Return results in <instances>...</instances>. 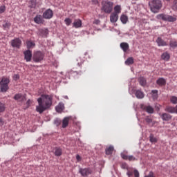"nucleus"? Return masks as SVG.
<instances>
[{
	"label": "nucleus",
	"mask_w": 177,
	"mask_h": 177,
	"mask_svg": "<svg viewBox=\"0 0 177 177\" xmlns=\"http://www.w3.org/2000/svg\"><path fill=\"white\" fill-rule=\"evenodd\" d=\"M52 100H53L52 95H41V97L37 99L38 105L36 106V111L42 114L44 111L48 110L52 106Z\"/></svg>",
	"instance_id": "f257e3e1"
},
{
	"label": "nucleus",
	"mask_w": 177,
	"mask_h": 177,
	"mask_svg": "<svg viewBox=\"0 0 177 177\" xmlns=\"http://www.w3.org/2000/svg\"><path fill=\"white\" fill-rule=\"evenodd\" d=\"M149 6L153 13H158V10L162 7L160 0H152L149 2Z\"/></svg>",
	"instance_id": "f03ea898"
},
{
	"label": "nucleus",
	"mask_w": 177,
	"mask_h": 177,
	"mask_svg": "<svg viewBox=\"0 0 177 177\" xmlns=\"http://www.w3.org/2000/svg\"><path fill=\"white\" fill-rule=\"evenodd\" d=\"M158 20H162L163 21H169V23H175L176 21V15H169L167 14H159L156 16Z\"/></svg>",
	"instance_id": "7ed1b4c3"
},
{
	"label": "nucleus",
	"mask_w": 177,
	"mask_h": 177,
	"mask_svg": "<svg viewBox=\"0 0 177 177\" xmlns=\"http://www.w3.org/2000/svg\"><path fill=\"white\" fill-rule=\"evenodd\" d=\"M114 12L111 15V23H115L118 20V15L121 13V6L117 5L114 7Z\"/></svg>",
	"instance_id": "20e7f679"
},
{
	"label": "nucleus",
	"mask_w": 177,
	"mask_h": 177,
	"mask_svg": "<svg viewBox=\"0 0 177 177\" xmlns=\"http://www.w3.org/2000/svg\"><path fill=\"white\" fill-rule=\"evenodd\" d=\"M9 82H10L9 79L6 78V77H2L1 87H0L1 92H7L8 91V89H9Z\"/></svg>",
	"instance_id": "39448f33"
},
{
	"label": "nucleus",
	"mask_w": 177,
	"mask_h": 177,
	"mask_svg": "<svg viewBox=\"0 0 177 177\" xmlns=\"http://www.w3.org/2000/svg\"><path fill=\"white\" fill-rule=\"evenodd\" d=\"M101 10L105 13H111V2L109 1H103L102 2Z\"/></svg>",
	"instance_id": "423d86ee"
},
{
	"label": "nucleus",
	"mask_w": 177,
	"mask_h": 177,
	"mask_svg": "<svg viewBox=\"0 0 177 177\" xmlns=\"http://www.w3.org/2000/svg\"><path fill=\"white\" fill-rule=\"evenodd\" d=\"M32 59L35 63H39L41 60H44V53L41 51H36L34 53Z\"/></svg>",
	"instance_id": "0eeeda50"
},
{
	"label": "nucleus",
	"mask_w": 177,
	"mask_h": 177,
	"mask_svg": "<svg viewBox=\"0 0 177 177\" xmlns=\"http://www.w3.org/2000/svg\"><path fill=\"white\" fill-rule=\"evenodd\" d=\"M11 46L12 48H17V49H20L21 46V40L19 38H15L11 41Z\"/></svg>",
	"instance_id": "6e6552de"
},
{
	"label": "nucleus",
	"mask_w": 177,
	"mask_h": 177,
	"mask_svg": "<svg viewBox=\"0 0 177 177\" xmlns=\"http://www.w3.org/2000/svg\"><path fill=\"white\" fill-rule=\"evenodd\" d=\"M79 172L80 174H81L82 176L86 177L92 174V169H91L90 168H80L79 169Z\"/></svg>",
	"instance_id": "1a4fd4ad"
},
{
	"label": "nucleus",
	"mask_w": 177,
	"mask_h": 177,
	"mask_svg": "<svg viewBox=\"0 0 177 177\" xmlns=\"http://www.w3.org/2000/svg\"><path fill=\"white\" fill-rule=\"evenodd\" d=\"M24 59L26 62H31V59H32V52L30 50H26L24 52Z\"/></svg>",
	"instance_id": "9d476101"
},
{
	"label": "nucleus",
	"mask_w": 177,
	"mask_h": 177,
	"mask_svg": "<svg viewBox=\"0 0 177 177\" xmlns=\"http://www.w3.org/2000/svg\"><path fill=\"white\" fill-rule=\"evenodd\" d=\"M53 17V11L50 9L46 10L44 13H43V18L46 19H52Z\"/></svg>",
	"instance_id": "9b49d317"
},
{
	"label": "nucleus",
	"mask_w": 177,
	"mask_h": 177,
	"mask_svg": "<svg viewBox=\"0 0 177 177\" xmlns=\"http://www.w3.org/2000/svg\"><path fill=\"white\" fill-rule=\"evenodd\" d=\"M15 100H17L18 102L23 103L26 100V95L21 93H17L14 96Z\"/></svg>",
	"instance_id": "f8f14e48"
},
{
	"label": "nucleus",
	"mask_w": 177,
	"mask_h": 177,
	"mask_svg": "<svg viewBox=\"0 0 177 177\" xmlns=\"http://www.w3.org/2000/svg\"><path fill=\"white\" fill-rule=\"evenodd\" d=\"M73 27L75 28H81L82 27V21L80 19H76L74 20Z\"/></svg>",
	"instance_id": "ddd939ff"
},
{
	"label": "nucleus",
	"mask_w": 177,
	"mask_h": 177,
	"mask_svg": "<svg viewBox=\"0 0 177 177\" xmlns=\"http://www.w3.org/2000/svg\"><path fill=\"white\" fill-rule=\"evenodd\" d=\"M121 157L123 160H128L129 161H135L136 160V158L133 156H128L124 153H121Z\"/></svg>",
	"instance_id": "4468645a"
},
{
	"label": "nucleus",
	"mask_w": 177,
	"mask_h": 177,
	"mask_svg": "<svg viewBox=\"0 0 177 177\" xmlns=\"http://www.w3.org/2000/svg\"><path fill=\"white\" fill-rule=\"evenodd\" d=\"M160 117L162 121H169V120H172V115L167 113H162Z\"/></svg>",
	"instance_id": "2eb2a0df"
},
{
	"label": "nucleus",
	"mask_w": 177,
	"mask_h": 177,
	"mask_svg": "<svg viewBox=\"0 0 177 177\" xmlns=\"http://www.w3.org/2000/svg\"><path fill=\"white\" fill-rule=\"evenodd\" d=\"M156 43L158 46H167L168 44L166 43L161 37H158L156 39Z\"/></svg>",
	"instance_id": "dca6fc26"
},
{
	"label": "nucleus",
	"mask_w": 177,
	"mask_h": 177,
	"mask_svg": "<svg viewBox=\"0 0 177 177\" xmlns=\"http://www.w3.org/2000/svg\"><path fill=\"white\" fill-rule=\"evenodd\" d=\"M71 119V117H66L63 119L62 128H67V127H68V122Z\"/></svg>",
	"instance_id": "f3484780"
},
{
	"label": "nucleus",
	"mask_w": 177,
	"mask_h": 177,
	"mask_svg": "<svg viewBox=\"0 0 177 177\" xmlns=\"http://www.w3.org/2000/svg\"><path fill=\"white\" fill-rule=\"evenodd\" d=\"M135 95L137 99H143L145 97V93L140 90H136Z\"/></svg>",
	"instance_id": "a211bd4d"
},
{
	"label": "nucleus",
	"mask_w": 177,
	"mask_h": 177,
	"mask_svg": "<svg viewBox=\"0 0 177 177\" xmlns=\"http://www.w3.org/2000/svg\"><path fill=\"white\" fill-rule=\"evenodd\" d=\"M157 85L159 86H165V84H167V80L164 79L163 77H160L157 81H156Z\"/></svg>",
	"instance_id": "6ab92c4d"
},
{
	"label": "nucleus",
	"mask_w": 177,
	"mask_h": 177,
	"mask_svg": "<svg viewBox=\"0 0 177 177\" xmlns=\"http://www.w3.org/2000/svg\"><path fill=\"white\" fill-rule=\"evenodd\" d=\"M34 21L35 23H36V24H41V23L44 22V20L42 19V16H41L40 15H37L34 18Z\"/></svg>",
	"instance_id": "aec40b11"
},
{
	"label": "nucleus",
	"mask_w": 177,
	"mask_h": 177,
	"mask_svg": "<svg viewBox=\"0 0 177 177\" xmlns=\"http://www.w3.org/2000/svg\"><path fill=\"white\" fill-rule=\"evenodd\" d=\"M55 110L57 113H62L64 110V104L60 102L59 104L55 107Z\"/></svg>",
	"instance_id": "412c9836"
},
{
	"label": "nucleus",
	"mask_w": 177,
	"mask_h": 177,
	"mask_svg": "<svg viewBox=\"0 0 177 177\" xmlns=\"http://www.w3.org/2000/svg\"><path fill=\"white\" fill-rule=\"evenodd\" d=\"M120 48L122 49L123 52H127L128 49H129V44L122 42L120 44Z\"/></svg>",
	"instance_id": "4be33fe9"
},
{
	"label": "nucleus",
	"mask_w": 177,
	"mask_h": 177,
	"mask_svg": "<svg viewBox=\"0 0 177 177\" xmlns=\"http://www.w3.org/2000/svg\"><path fill=\"white\" fill-rule=\"evenodd\" d=\"M55 150L54 153L55 156L56 157H60V156H62V149L60 147H55Z\"/></svg>",
	"instance_id": "5701e85b"
},
{
	"label": "nucleus",
	"mask_w": 177,
	"mask_h": 177,
	"mask_svg": "<svg viewBox=\"0 0 177 177\" xmlns=\"http://www.w3.org/2000/svg\"><path fill=\"white\" fill-rule=\"evenodd\" d=\"M120 21L122 23V24H127V23H128V16L122 15L120 17Z\"/></svg>",
	"instance_id": "b1692460"
},
{
	"label": "nucleus",
	"mask_w": 177,
	"mask_h": 177,
	"mask_svg": "<svg viewBox=\"0 0 177 177\" xmlns=\"http://www.w3.org/2000/svg\"><path fill=\"white\" fill-rule=\"evenodd\" d=\"M26 46L28 49H32L35 46V43L32 41H26Z\"/></svg>",
	"instance_id": "393cba45"
},
{
	"label": "nucleus",
	"mask_w": 177,
	"mask_h": 177,
	"mask_svg": "<svg viewBox=\"0 0 177 177\" xmlns=\"http://www.w3.org/2000/svg\"><path fill=\"white\" fill-rule=\"evenodd\" d=\"M144 110H145V111L149 114H153L154 113V109L151 106H145Z\"/></svg>",
	"instance_id": "a878e982"
},
{
	"label": "nucleus",
	"mask_w": 177,
	"mask_h": 177,
	"mask_svg": "<svg viewBox=\"0 0 177 177\" xmlns=\"http://www.w3.org/2000/svg\"><path fill=\"white\" fill-rule=\"evenodd\" d=\"M39 34L41 37H46V35H48V29H40V30H39Z\"/></svg>",
	"instance_id": "bb28decb"
},
{
	"label": "nucleus",
	"mask_w": 177,
	"mask_h": 177,
	"mask_svg": "<svg viewBox=\"0 0 177 177\" xmlns=\"http://www.w3.org/2000/svg\"><path fill=\"white\" fill-rule=\"evenodd\" d=\"M138 81H139V83L141 85V86H146V84H147L146 78H145L143 77H140L138 79Z\"/></svg>",
	"instance_id": "cd10ccee"
},
{
	"label": "nucleus",
	"mask_w": 177,
	"mask_h": 177,
	"mask_svg": "<svg viewBox=\"0 0 177 177\" xmlns=\"http://www.w3.org/2000/svg\"><path fill=\"white\" fill-rule=\"evenodd\" d=\"M162 60H165L166 62H168L169 60V58L171 57L169 54L168 53H164L161 56Z\"/></svg>",
	"instance_id": "c85d7f7f"
},
{
	"label": "nucleus",
	"mask_w": 177,
	"mask_h": 177,
	"mask_svg": "<svg viewBox=\"0 0 177 177\" xmlns=\"http://www.w3.org/2000/svg\"><path fill=\"white\" fill-rule=\"evenodd\" d=\"M165 111H167V113H171V114H174V113H175V107L167 106L165 108Z\"/></svg>",
	"instance_id": "c756f323"
},
{
	"label": "nucleus",
	"mask_w": 177,
	"mask_h": 177,
	"mask_svg": "<svg viewBox=\"0 0 177 177\" xmlns=\"http://www.w3.org/2000/svg\"><path fill=\"white\" fill-rule=\"evenodd\" d=\"M133 57H129L126 61H125V64L127 66H131V64H133Z\"/></svg>",
	"instance_id": "7c9ffc66"
},
{
	"label": "nucleus",
	"mask_w": 177,
	"mask_h": 177,
	"mask_svg": "<svg viewBox=\"0 0 177 177\" xmlns=\"http://www.w3.org/2000/svg\"><path fill=\"white\" fill-rule=\"evenodd\" d=\"M10 26H12V24L8 21H4L3 24V27L5 30L10 28Z\"/></svg>",
	"instance_id": "2f4dec72"
},
{
	"label": "nucleus",
	"mask_w": 177,
	"mask_h": 177,
	"mask_svg": "<svg viewBox=\"0 0 177 177\" xmlns=\"http://www.w3.org/2000/svg\"><path fill=\"white\" fill-rule=\"evenodd\" d=\"M149 140L151 143H157V139L154 137V135L151 134L149 136Z\"/></svg>",
	"instance_id": "473e14b6"
},
{
	"label": "nucleus",
	"mask_w": 177,
	"mask_h": 177,
	"mask_svg": "<svg viewBox=\"0 0 177 177\" xmlns=\"http://www.w3.org/2000/svg\"><path fill=\"white\" fill-rule=\"evenodd\" d=\"M152 96L153 99H157V97L158 96V90H152L151 91Z\"/></svg>",
	"instance_id": "72a5a7b5"
},
{
	"label": "nucleus",
	"mask_w": 177,
	"mask_h": 177,
	"mask_svg": "<svg viewBox=\"0 0 177 177\" xmlns=\"http://www.w3.org/2000/svg\"><path fill=\"white\" fill-rule=\"evenodd\" d=\"M64 23L66 26H70L71 24V23H73V20H71V19L70 18H66L64 19Z\"/></svg>",
	"instance_id": "f704fd0d"
},
{
	"label": "nucleus",
	"mask_w": 177,
	"mask_h": 177,
	"mask_svg": "<svg viewBox=\"0 0 177 177\" xmlns=\"http://www.w3.org/2000/svg\"><path fill=\"white\" fill-rule=\"evenodd\" d=\"M169 45L171 48H173V49H174V48H177V42L176 41L171 40Z\"/></svg>",
	"instance_id": "c9c22d12"
},
{
	"label": "nucleus",
	"mask_w": 177,
	"mask_h": 177,
	"mask_svg": "<svg viewBox=\"0 0 177 177\" xmlns=\"http://www.w3.org/2000/svg\"><path fill=\"white\" fill-rule=\"evenodd\" d=\"M170 102L173 103V104H177V97L171 96L170 98Z\"/></svg>",
	"instance_id": "e433bc0d"
},
{
	"label": "nucleus",
	"mask_w": 177,
	"mask_h": 177,
	"mask_svg": "<svg viewBox=\"0 0 177 177\" xmlns=\"http://www.w3.org/2000/svg\"><path fill=\"white\" fill-rule=\"evenodd\" d=\"M6 107L5 106V104H2L0 102V113H3L5 111Z\"/></svg>",
	"instance_id": "4c0bfd02"
},
{
	"label": "nucleus",
	"mask_w": 177,
	"mask_h": 177,
	"mask_svg": "<svg viewBox=\"0 0 177 177\" xmlns=\"http://www.w3.org/2000/svg\"><path fill=\"white\" fill-rule=\"evenodd\" d=\"M54 124H55V125H56V127H59V125H60V124H62V121H60L59 119H55L54 120Z\"/></svg>",
	"instance_id": "58836bf2"
},
{
	"label": "nucleus",
	"mask_w": 177,
	"mask_h": 177,
	"mask_svg": "<svg viewBox=\"0 0 177 177\" xmlns=\"http://www.w3.org/2000/svg\"><path fill=\"white\" fill-rule=\"evenodd\" d=\"M172 9L173 10H177V0L173 2Z\"/></svg>",
	"instance_id": "ea45409f"
},
{
	"label": "nucleus",
	"mask_w": 177,
	"mask_h": 177,
	"mask_svg": "<svg viewBox=\"0 0 177 177\" xmlns=\"http://www.w3.org/2000/svg\"><path fill=\"white\" fill-rule=\"evenodd\" d=\"M106 154H111V146H109L106 150H105Z\"/></svg>",
	"instance_id": "a19ab883"
},
{
	"label": "nucleus",
	"mask_w": 177,
	"mask_h": 177,
	"mask_svg": "<svg viewBox=\"0 0 177 177\" xmlns=\"http://www.w3.org/2000/svg\"><path fill=\"white\" fill-rule=\"evenodd\" d=\"M6 10V7L5 6H0V13L2 14Z\"/></svg>",
	"instance_id": "79ce46f5"
},
{
	"label": "nucleus",
	"mask_w": 177,
	"mask_h": 177,
	"mask_svg": "<svg viewBox=\"0 0 177 177\" xmlns=\"http://www.w3.org/2000/svg\"><path fill=\"white\" fill-rule=\"evenodd\" d=\"M121 167L122 169H128V165L127 163H122Z\"/></svg>",
	"instance_id": "37998d69"
},
{
	"label": "nucleus",
	"mask_w": 177,
	"mask_h": 177,
	"mask_svg": "<svg viewBox=\"0 0 177 177\" xmlns=\"http://www.w3.org/2000/svg\"><path fill=\"white\" fill-rule=\"evenodd\" d=\"M145 120L147 124H151V122H153V120L150 119V118H147Z\"/></svg>",
	"instance_id": "c03bdc74"
},
{
	"label": "nucleus",
	"mask_w": 177,
	"mask_h": 177,
	"mask_svg": "<svg viewBox=\"0 0 177 177\" xmlns=\"http://www.w3.org/2000/svg\"><path fill=\"white\" fill-rule=\"evenodd\" d=\"M145 177H154V173H153V171H150L149 175L145 176Z\"/></svg>",
	"instance_id": "a18cd8bd"
},
{
	"label": "nucleus",
	"mask_w": 177,
	"mask_h": 177,
	"mask_svg": "<svg viewBox=\"0 0 177 177\" xmlns=\"http://www.w3.org/2000/svg\"><path fill=\"white\" fill-rule=\"evenodd\" d=\"M13 78L16 81L20 78V76L19 75L16 74V75H14Z\"/></svg>",
	"instance_id": "49530a36"
},
{
	"label": "nucleus",
	"mask_w": 177,
	"mask_h": 177,
	"mask_svg": "<svg viewBox=\"0 0 177 177\" xmlns=\"http://www.w3.org/2000/svg\"><path fill=\"white\" fill-rule=\"evenodd\" d=\"M5 124V121H3V119L2 118H0V127H2Z\"/></svg>",
	"instance_id": "de8ad7c7"
},
{
	"label": "nucleus",
	"mask_w": 177,
	"mask_h": 177,
	"mask_svg": "<svg viewBox=\"0 0 177 177\" xmlns=\"http://www.w3.org/2000/svg\"><path fill=\"white\" fill-rule=\"evenodd\" d=\"M76 160H77V162H80V161H81V160H82L81 156L80 155H77Z\"/></svg>",
	"instance_id": "09e8293b"
},
{
	"label": "nucleus",
	"mask_w": 177,
	"mask_h": 177,
	"mask_svg": "<svg viewBox=\"0 0 177 177\" xmlns=\"http://www.w3.org/2000/svg\"><path fill=\"white\" fill-rule=\"evenodd\" d=\"M134 176L139 177V171L138 170H134Z\"/></svg>",
	"instance_id": "8fccbe9b"
},
{
	"label": "nucleus",
	"mask_w": 177,
	"mask_h": 177,
	"mask_svg": "<svg viewBox=\"0 0 177 177\" xmlns=\"http://www.w3.org/2000/svg\"><path fill=\"white\" fill-rule=\"evenodd\" d=\"M91 2L93 5H97V3H99V1L97 0H91Z\"/></svg>",
	"instance_id": "3c124183"
},
{
	"label": "nucleus",
	"mask_w": 177,
	"mask_h": 177,
	"mask_svg": "<svg viewBox=\"0 0 177 177\" xmlns=\"http://www.w3.org/2000/svg\"><path fill=\"white\" fill-rule=\"evenodd\" d=\"M127 175L129 176H132V175H133V172L131 171H128L127 173Z\"/></svg>",
	"instance_id": "603ef678"
},
{
	"label": "nucleus",
	"mask_w": 177,
	"mask_h": 177,
	"mask_svg": "<svg viewBox=\"0 0 177 177\" xmlns=\"http://www.w3.org/2000/svg\"><path fill=\"white\" fill-rule=\"evenodd\" d=\"M99 23H100V21L99 19H95L94 21V24H99Z\"/></svg>",
	"instance_id": "864d4df0"
},
{
	"label": "nucleus",
	"mask_w": 177,
	"mask_h": 177,
	"mask_svg": "<svg viewBox=\"0 0 177 177\" xmlns=\"http://www.w3.org/2000/svg\"><path fill=\"white\" fill-rule=\"evenodd\" d=\"M26 104L30 106V104H31V100H28L27 102H26Z\"/></svg>",
	"instance_id": "5fc2aeb1"
},
{
	"label": "nucleus",
	"mask_w": 177,
	"mask_h": 177,
	"mask_svg": "<svg viewBox=\"0 0 177 177\" xmlns=\"http://www.w3.org/2000/svg\"><path fill=\"white\" fill-rule=\"evenodd\" d=\"M174 111L177 114V105L174 107Z\"/></svg>",
	"instance_id": "6e6d98bb"
},
{
	"label": "nucleus",
	"mask_w": 177,
	"mask_h": 177,
	"mask_svg": "<svg viewBox=\"0 0 177 177\" xmlns=\"http://www.w3.org/2000/svg\"><path fill=\"white\" fill-rule=\"evenodd\" d=\"M111 151L113 153V151H114V147H111Z\"/></svg>",
	"instance_id": "4d7b16f0"
},
{
	"label": "nucleus",
	"mask_w": 177,
	"mask_h": 177,
	"mask_svg": "<svg viewBox=\"0 0 177 177\" xmlns=\"http://www.w3.org/2000/svg\"><path fill=\"white\" fill-rule=\"evenodd\" d=\"M110 17V20L111 21V15H110V17Z\"/></svg>",
	"instance_id": "13d9d810"
},
{
	"label": "nucleus",
	"mask_w": 177,
	"mask_h": 177,
	"mask_svg": "<svg viewBox=\"0 0 177 177\" xmlns=\"http://www.w3.org/2000/svg\"><path fill=\"white\" fill-rule=\"evenodd\" d=\"M0 84H1V81H0Z\"/></svg>",
	"instance_id": "bf43d9fd"
}]
</instances>
